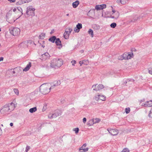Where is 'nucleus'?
I'll return each instance as SVG.
<instances>
[{"instance_id":"13","label":"nucleus","mask_w":152,"mask_h":152,"mask_svg":"<svg viewBox=\"0 0 152 152\" xmlns=\"http://www.w3.org/2000/svg\"><path fill=\"white\" fill-rule=\"evenodd\" d=\"M20 30L18 28H15L11 31V33L14 36H17L20 34Z\"/></svg>"},{"instance_id":"48","label":"nucleus","mask_w":152,"mask_h":152,"mask_svg":"<svg viewBox=\"0 0 152 152\" xmlns=\"http://www.w3.org/2000/svg\"><path fill=\"white\" fill-rule=\"evenodd\" d=\"M80 65H81L82 64H84L83 60V61H80Z\"/></svg>"},{"instance_id":"33","label":"nucleus","mask_w":152,"mask_h":152,"mask_svg":"<svg viewBox=\"0 0 152 152\" xmlns=\"http://www.w3.org/2000/svg\"><path fill=\"white\" fill-rule=\"evenodd\" d=\"M14 92L15 93V94L17 95H18L19 94V91L17 88H14L13 90Z\"/></svg>"},{"instance_id":"3","label":"nucleus","mask_w":152,"mask_h":152,"mask_svg":"<svg viewBox=\"0 0 152 152\" xmlns=\"http://www.w3.org/2000/svg\"><path fill=\"white\" fill-rule=\"evenodd\" d=\"M63 64V61L61 59H54L51 61L50 66L52 68L60 67Z\"/></svg>"},{"instance_id":"43","label":"nucleus","mask_w":152,"mask_h":152,"mask_svg":"<svg viewBox=\"0 0 152 152\" xmlns=\"http://www.w3.org/2000/svg\"><path fill=\"white\" fill-rule=\"evenodd\" d=\"M30 149V147L29 146H27L25 150L26 152H27Z\"/></svg>"},{"instance_id":"29","label":"nucleus","mask_w":152,"mask_h":152,"mask_svg":"<svg viewBox=\"0 0 152 152\" xmlns=\"http://www.w3.org/2000/svg\"><path fill=\"white\" fill-rule=\"evenodd\" d=\"M37 109L36 107H34L30 109L29 111L31 113H33L37 111Z\"/></svg>"},{"instance_id":"20","label":"nucleus","mask_w":152,"mask_h":152,"mask_svg":"<svg viewBox=\"0 0 152 152\" xmlns=\"http://www.w3.org/2000/svg\"><path fill=\"white\" fill-rule=\"evenodd\" d=\"M128 2V0H117L116 2L119 4L125 5Z\"/></svg>"},{"instance_id":"49","label":"nucleus","mask_w":152,"mask_h":152,"mask_svg":"<svg viewBox=\"0 0 152 152\" xmlns=\"http://www.w3.org/2000/svg\"><path fill=\"white\" fill-rule=\"evenodd\" d=\"M4 58L3 57H0V61H2L3 60Z\"/></svg>"},{"instance_id":"36","label":"nucleus","mask_w":152,"mask_h":152,"mask_svg":"<svg viewBox=\"0 0 152 152\" xmlns=\"http://www.w3.org/2000/svg\"><path fill=\"white\" fill-rule=\"evenodd\" d=\"M110 26L112 28H115L116 26V24L115 23H113L110 24Z\"/></svg>"},{"instance_id":"11","label":"nucleus","mask_w":152,"mask_h":152,"mask_svg":"<svg viewBox=\"0 0 152 152\" xmlns=\"http://www.w3.org/2000/svg\"><path fill=\"white\" fill-rule=\"evenodd\" d=\"M32 43V41L31 40L26 41L21 43L20 44V46L21 47L26 48L27 47Z\"/></svg>"},{"instance_id":"31","label":"nucleus","mask_w":152,"mask_h":152,"mask_svg":"<svg viewBox=\"0 0 152 152\" xmlns=\"http://www.w3.org/2000/svg\"><path fill=\"white\" fill-rule=\"evenodd\" d=\"M45 33H42L39 35V37L41 39H43L45 37Z\"/></svg>"},{"instance_id":"10","label":"nucleus","mask_w":152,"mask_h":152,"mask_svg":"<svg viewBox=\"0 0 152 152\" xmlns=\"http://www.w3.org/2000/svg\"><path fill=\"white\" fill-rule=\"evenodd\" d=\"M119 16V12L118 11L113 9L112 13L110 15V18H112L116 19L118 18Z\"/></svg>"},{"instance_id":"1","label":"nucleus","mask_w":152,"mask_h":152,"mask_svg":"<svg viewBox=\"0 0 152 152\" xmlns=\"http://www.w3.org/2000/svg\"><path fill=\"white\" fill-rule=\"evenodd\" d=\"M15 108V105L13 103H11L10 104H6L1 107L0 112L2 115H7L9 114Z\"/></svg>"},{"instance_id":"42","label":"nucleus","mask_w":152,"mask_h":152,"mask_svg":"<svg viewBox=\"0 0 152 152\" xmlns=\"http://www.w3.org/2000/svg\"><path fill=\"white\" fill-rule=\"evenodd\" d=\"M101 6V7L102 8V10L103 9L105 8H106V5L105 4H103L102 5H100Z\"/></svg>"},{"instance_id":"14","label":"nucleus","mask_w":152,"mask_h":152,"mask_svg":"<svg viewBox=\"0 0 152 152\" xmlns=\"http://www.w3.org/2000/svg\"><path fill=\"white\" fill-rule=\"evenodd\" d=\"M87 144L85 143L78 149V152H86L88 150V148H86Z\"/></svg>"},{"instance_id":"32","label":"nucleus","mask_w":152,"mask_h":152,"mask_svg":"<svg viewBox=\"0 0 152 152\" xmlns=\"http://www.w3.org/2000/svg\"><path fill=\"white\" fill-rule=\"evenodd\" d=\"M94 124L99 123L100 121V119L99 118H96L93 119Z\"/></svg>"},{"instance_id":"37","label":"nucleus","mask_w":152,"mask_h":152,"mask_svg":"<svg viewBox=\"0 0 152 152\" xmlns=\"http://www.w3.org/2000/svg\"><path fill=\"white\" fill-rule=\"evenodd\" d=\"M148 116L150 118L152 117V107L149 112Z\"/></svg>"},{"instance_id":"55","label":"nucleus","mask_w":152,"mask_h":152,"mask_svg":"<svg viewBox=\"0 0 152 152\" xmlns=\"http://www.w3.org/2000/svg\"><path fill=\"white\" fill-rule=\"evenodd\" d=\"M66 15H67V16H69V14H67Z\"/></svg>"},{"instance_id":"39","label":"nucleus","mask_w":152,"mask_h":152,"mask_svg":"<svg viewBox=\"0 0 152 152\" xmlns=\"http://www.w3.org/2000/svg\"><path fill=\"white\" fill-rule=\"evenodd\" d=\"M84 64L85 65H87L89 64V61L88 60H83Z\"/></svg>"},{"instance_id":"15","label":"nucleus","mask_w":152,"mask_h":152,"mask_svg":"<svg viewBox=\"0 0 152 152\" xmlns=\"http://www.w3.org/2000/svg\"><path fill=\"white\" fill-rule=\"evenodd\" d=\"M107 130L109 133L113 136L116 135L118 133V131L115 129H108Z\"/></svg>"},{"instance_id":"35","label":"nucleus","mask_w":152,"mask_h":152,"mask_svg":"<svg viewBox=\"0 0 152 152\" xmlns=\"http://www.w3.org/2000/svg\"><path fill=\"white\" fill-rule=\"evenodd\" d=\"M73 131L75 132L76 134H77L79 132V129L78 128H76L73 129Z\"/></svg>"},{"instance_id":"9","label":"nucleus","mask_w":152,"mask_h":152,"mask_svg":"<svg viewBox=\"0 0 152 152\" xmlns=\"http://www.w3.org/2000/svg\"><path fill=\"white\" fill-rule=\"evenodd\" d=\"M72 31V29L70 27H68L66 28L64 34V36L65 39H68L69 35Z\"/></svg>"},{"instance_id":"4","label":"nucleus","mask_w":152,"mask_h":152,"mask_svg":"<svg viewBox=\"0 0 152 152\" xmlns=\"http://www.w3.org/2000/svg\"><path fill=\"white\" fill-rule=\"evenodd\" d=\"M35 9L32 6H29L26 8V15L27 17L33 16L35 15Z\"/></svg>"},{"instance_id":"56","label":"nucleus","mask_w":152,"mask_h":152,"mask_svg":"<svg viewBox=\"0 0 152 152\" xmlns=\"http://www.w3.org/2000/svg\"><path fill=\"white\" fill-rule=\"evenodd\" d=\"M1 31V28H0V32Z\"/></svg>"},{"instance_id":"25","label":"nucleus","mask_w":152,"mask_h":152,"mask_svg":"<svg viewBox=\"0 0 152 152\" xmlns=\"http://www.w3.org/2000/svg\"><path fill=\"white\" fill-rule=\"evenodd\" d=\"M56 45L58 46H60V48L61 47V41L59 39V38H57L56 39Z\"/></svg>"},{"instance_id":"44","label":"nucleus","mask_w":152,"mask_h":152,"mask_svg":"<svg viewBox=\"0 0 152 152\" xmlns=\"http://www.w3.org/2000/svg\"><path fill=\"white\" fill-rule=\"evenodd\" d=\"M72 65H74L76 63V61L75 60H73L71 61Z\"/></svg>"},{"instance_id":"5","label":"nucleus","mask_w":152,"mask_h":152,"mask_svg":"<svg viewBox=\"0 0 152 152\" xmlns=\"http://www.w3.org/2000/svg\"><path fill=\"white\" fill-rule=\"evenodd\" d=\"M106 98V96L104 95L99 93H97L95 94L94 97V99L98 102L100 100L104 101L105 100Z\"/></svg>"},{"instance_id":"17","label":"nucleus","mask_w":152,"mask_h":152,"mask_svg":"<svg viewBox=\"0 0 152 152\" xmlns=\"http://www.w3.org/2000/svg\"><path fill=\"white\" fill-rule=\"evenodd\" d=\"M49 57V55L48 53H45L43 54L41 56L40 58L42 60H46Z\"/></svg>"},{"instance_id":"40","label":"nucleus","mask_w":152,"mask_h":152,"mask_svg":"<svg viewBox=\"0 0 152 152\" xmlns=\"http://www.w3.org/2000/svg\"><path fill=\"white\" fill-rule=\"evenodd\" d=\"M125 111L126 114L129 113L130 111V109L129 108L125 109Z\"/></svg>"},{"instance_id":"22","label":"nucleus","mask_w":152,"mask_h":152,"mask_svg":"<svg viewBox=\"0 0 152 152\" xmlns=\"http://www.w3.org/2000/svg\"><path fill=\"white\" fill-rule=\"evenodd\" d=\"M79 1L78 0H77L74 2H73L72 4V6L74 8H76L78 6V5L79 4Z\"/></svg>"},{"instance_id":"50","label":"nucleus","mask_w":152,"mask_h":152,"mask_svg":"<svg viewBox=\"0 0 152 152\" xmlns=\"http://www.w3.org/2000/svg\"><path fill=\"white\" fill-rule=\"evenodd\" d=\"M13 123H11L10 124V126H13Z\"/></svg>"},{"instance_id":"27","label":"nucleus","mask_w":152,"mask_h":152,"mask_svg":"<svg viewBox=\"0 0 152 152\" xmlns=\"http://www.w3.org/2000/svg\"><path fill=\"white\" fill-rule=\"evenodd\" d=\"M56 39L55 36H53L50 38L49 39V41L53 43L54 42L55 40H56Z\"/></svg>"},{"instance_id":"12","label":"nucleus","mask_w":152,"mask_h":152,"mask_svg":"<svg viewBox=\"0 0 152 152\" xmlns=\"http://www.w3.org/2000/svg\"><path fill=\"white\" fill-rule=\"evenodd\" d=\"M93 90L95 91H99L103 88V86L101 84H96L93 85L92 86Z\"/></svg>"},{"instance_id":"41","label":"nucleus","mask_w":152,"mask_h":152,"mask_svg":"<svg viewBox=\"0 0 152 152\" xmlns=\"http://www.w3.org/2000/svg\"><path fill=\"white\" fill-rule=\"evenodd\" d=\"M23 4L28 3L31 1L32 0H22Z\"/></svg>"},{"instance_id":"23","label":"nucleus","mask_w":152,"mask_h":152,"mask_svg":"<svg viewBox=\"0 0 152 152\" xmlns=\"http://www.w3.org/2000/svg\"><path fill=\"white\" fill-rule=\"evenodd\" d=\"M31 66V64L29 63V64H27L26 67L23 69L24 71L26 72L28 70Z\"/></svg>"},{"instance_id":"21","label":"nucleus","mask_w":152,"mask_h":152,"mask_svg":"<svg viewBox=\"0 0 152 152\" xmlns=\"http://www.w3.org/2000/svg\"><path fill=\"white\" fill-rule=\"evenodd\" d=\"M61 83V81L60 80H56L53 82L51 86L52 88H53L55 86L59 85Z\"/></svg>"},{"instance_id":"19","label":"nucleus","mask_w":152,"mask_h":152,"mask_svg":"<svg viewBox=\"0 0 152 152\" xmlns=\"http://www.w3.org/2000/svg\"><path fill=\"white\" fill-rule=\"evenodd\" d=\"M124 54L126 55L125 60L130 59L133 57V53H125Z\"/></svg>"},{"instance_id":"51","label":"nucleus","mask_w":152,"mask_h":152,"mask_svg":"<svg viewBox=\"0 0 152 152\" xmlns=\"http://www.w3.org/2000/svg\"><path fill=\"white\" fill-rule=\"evenodd\" d=\"M1 129L0 128V135L1 134H2V132H1Z\"/></svg>"},{"instance_id":"16","label":"nucleus","mask_w":152,"mask_h":152,"mask_svg":"<svg viewBox=\"0 0 152 152\" xmlns=\"http://www.w3.org/2000/svg\"><path fill=\"white\" fill-rule=\"evenodd\" d=\"M142 105L145 107H151L152 106V100L146 101L144 103H143Z\"/></svg>"},{"instance_id":"30","label":"nucleus","mask_w":152,"mask_h":152,"mask_svg":"<svg viewBox=\"0 0 152 152\" xmlns=\"http://www.w3.org/2000/svg\"><path fill=\"white\" fill-rule=\"evenodd\" d=\"M88 34L91 35V37H93L94 36L93 31L91 29H89L88 31Z\"/></svg>"},{"instance_id":"52","label":"nucleus","mask_w":152,"mask_h":152,"mask_svg":"<svg viewBox=\"0 0 152 152\" xmlns=\"http://www.w3.org/2000/svg\"><path fill=\"white\" fill-rule=\"evenodd\" d=\"M80 52L81 53H83L84 52V50H82L80 51Z\"/></svg>"},{"instance_id":"28","label":"nucleus","mask_w":152,"mask_h":152,"mask_svg":"<svg viewBox=\"0 0 152 152\" xmlns=\"http://www.w3.org/2000/svg\"><path fill=\"white\" fill-rule=\"evenodd\" d=\"M23 1L22 0H19L17 1L15 4L16 5H20L23 4Z\"/></svg>"},{"instance_id":"2","label":"nucleus","mask_w":152,"mask_h":152,"mask_svg":"<svg viewBox=\"0 0 152 152\" xmlns=\"http://www.w3.org/2000/svg\"><path fill=\"white\" fill-rule=\"evenodd\" d=\"M52 88L49 83L44 84L40 87V92L44 94H48Z\"/></svg>"},{"instance_id":"54","label":"nucleus","mask_w":152,"mask_h":152,"mask_svg":"<svg viewBox=\"0 0 152 152\" xmlns=\"http://www.w3.org/2000/svg\"><path fill=\"white\" fill-rule=\"evenodd\" d=\"M42 47L43 48H44L45 46H43V45H42Z\"/></svg>"},{"instance_id":"38","label":"nucleus","mask_w":152,"mask_h":152,"mask_svg":"<svg viewBox=\"0 0 152 152\" xmlns=\"http://www.w3.org/2000/svg\"><path fill=\"white\" fill-rule=\"evenodd\" d=\"M121 152H129V150L127 148H124Z\"/></svg>"},{"instance_id":"8","label":"nucleus","mask_w":152,"mask_h":152,"mask_svg":"<svg viewBox=\"0 0 152 152\" xmlns=\"http://www.w3.org/2000/svg\"><path fill=\"white\" fill-rule=\"evenodd\" d=\"M13 12H15L16 14H18L19 16L18 18H19L23 14V10L20 7H18L16 8H14L13 9Z\"/></svg>"},{"instance_id":"47","label":"nucleus","mask_w":152,"mask_h":152,"mask_svg":"<svg viewBox=\"0 0 152 152\" xmlns=\"http://www.w3.org/2000/svg\"><path fill=\"white\" fill-rule=\"evenodd\" d=\"M10 2L14 3L16 1V0H8Z\"/></svg>"},{"instance_id":"18","label":"nucleus","mask_w":152,"mask_h":152,"mask_svg":"<svg viewBox=\"0 0 152 152\" xmlns=\"http://www.w3.org/2000/svg\"><path fill=\"white\" fill-rule=\"evenodd\" d=\"M82 27V24L78 23L76 25V27L74 29V31L75 32H78L80 29Z\"/></svg>"},{"instance_id":"34","label":"nucleus","mask_w":152,"mask_h":152,"mask_svg":"<svg viewBox=\"0 0 152 152\" xmlns=\"http://www.w3.org/2000/svg\"><path fill=\"white\" fill-rule=\"evenodd\" d=\"M95 9L97 10H102L101 5H96L95 7Z\"/></svg>"},{"instance_id":"7","label":"nucleus","mask_w":152,"mask_h":152,"mask_svg":"<svg viewBox=\"0 0 152 152\" xmlns=\"http://www.w3.org/2000/svg\"><path fill=\"white\" fill-rule=\"evenodd\" d=\"M54 130L53 126L50 124H49L45 125V132L49 133Z\"/></svg>"},{"instance_id":"57","label":"nucleus","mask_w":152,"mask_h":152,"mask_svg":"<svg viewBox=\"0 0 152 152\" xmlns=\"http://www.w3.org/2000/svg\"><path fill=\"white\" fill-rule=\"evenodd\" d=\"M58 48H59V49H60V48L59 47Z\"/></svg>"},{"instance_id":"24","label":"nucleus","mask_w":152,"mask_h":152,"mask_svg":"<svg viewBox=\"0 0 152 152\" xmlns=\"http://www.w3.org/2000/svg\"><path fill=\"white\" fill-rule=\"evenodd\" d=\"M126 55L124 53L122 55L119 56L118 57V59L119 60H122L123 59L125 60V57Z\"/></svg>"},{"instance_id":"45","label":"nucleus","mask_w":152,"mask_h":152,"mask_svg":"<svg viewBox=\"0 0 152 152\" xmlns=\"http://www.w3.org/2000/svg\"><path fill=\"white\" fill-rule=\"evenodd\" d=\"M148 72L149 74L152 75V69H149Z\"/></svg>"},{"instance_id":"6","label":"nucleus","mask_w":152,"mask_h":152,"mask_svg":"<svg viewBox=\"0 0 152 152\" xmlns=\"http://www.w3.org/2000/svg\"><path fill=\"white\" fill-rule=\"evenodd\" d=\"M61 114V112L59 110H56L54 112L49 113L48 117L50 118H52L57 117Z\"/></svg>"},{"instance_id":"26","label":"nucleus","mask_w":152,"mask_h":152,"mask_svg":"<svg viewBox=\"0 0 152 152\" xmlns=\"http://www.w3.org/2000/svg\"><path fill=\"white\" fill-rule=\"evenodd\" d=\"M94 123V120L93 119L90 120L88 122L87 124V125L89 126H91L93 125Z\"/></svg>"},{"instance_id":"46","label":"nucleus","mask_w":152,"mask_h":152,"mask_svg":"<svg viewBox=\"0 0 152 152\" xmlns=\"http://www.w3.org/2000/svg\"><path fill=\"white\" fill-rule=\"evenodd\" d=\"M86 121V118H84L83 119V122L85 123Z\"/></svg>"},{"instance_id":"53","label":"nucleus","mask_w":152,"mask_h":152,"mask_svg":"<svg viewBox=\"0 0 152 152\" xmlns=\"http://www.w3.org/2000/svg\"><path fill=\"white\" fill-rule=\"evenodd\" d=\"M11 71L14 74H15V72L14 70H11Z\"/></svg>"}]
</instances>
